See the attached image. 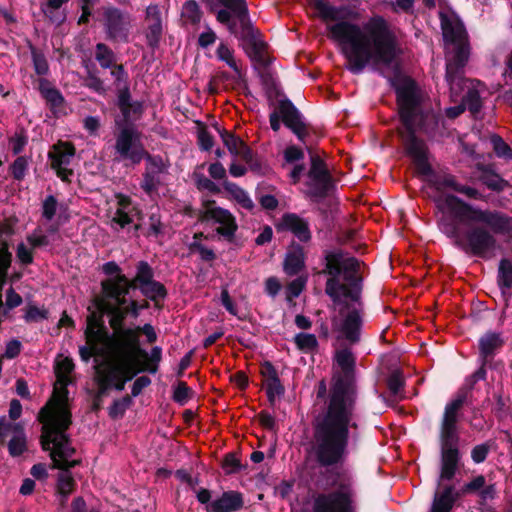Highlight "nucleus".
<instances>
[{
    "instance_id": "32",
    "label": "nucleus",
    "mask_w": 512,
    "mask_h": 512,
    "mask_svg": "<svg viewBox=\"0 0 512 512\" xmlns=\"http://www.w3.org/2000/svg\"><path fill=\"white\" fill-rule=\"evenodd\" d=\"M76 149L73 143L68 141H58L53 145V150L49 152L48 157L51 160L52 169L67 166L75 156Z\"/></svg>"
},
{
    "instance_id": "21",
    "label": "nucleus",
    "mask_w": 512,
    "mask_h": 512,
    "mask_svg": "<svg viewBox=\"0 0 512 512\" xmlns=\"http://www.w3.org/2000/svg\"><path fill=\"white\" fill-rule=\"evenodd\" d=\"M134 332L136 333L135 342H129L128 340L123 343V347L121 352L129 357L136 358L137 360H141L143 363H147L152 355V349L150 353H148L142 346L140 341V335L144 334L146 336L147 342L152 344L157 340V334L155 332L154 327L146 323L143 326H135L133 327Z\"/></svg>"
},
{
    "instance_id": "46",
    "label": "nucleus",
    "mask_w": 512,
    "mask_h": 512,
    "mask_svg": "<svg viewBox=\"0 0 512 512\" xmlns=\"http://www.w3.org/2000/svg\"><path fill=\"white\" fill-rule=\"evenodd\" d=\"M23 426L19 423L8 421L5 417L0 418V444L4 446L7 438L13 435L22 434Z\"/></svg>"
},
{
    "instance_id": "41",
    "label": "nucleus",
    "mask_w": 512,
    "mask_h": 512,
    "mask_svg": "<svg viewBox=\"0 0 512 512\" xmlns=\"http://www.w3.org/2000/svg\"><path fill=\"white\" fill-rule=\"evenodd\" d=\"M95 59L103 69H108L116 63V54L105 43H97L95 46Z\"/></svg>"
},
{
    "instance_id": "28",
    "label": "nucleus",
    "mask_w": 512,
    "mask_h": 512,
    "mask_svg": "<svg viewBox=\"0 0 512 512\" xmlns=\"http://www.w3.org/2000/svg\"><path fill=\"white\" fill-rule=\"evenodd\" d=\"M149 25L146 31V42L153 51L160 45L163 34L161 12L157 5H150L146 10Z\"/></svg>"
},
{
    "instance_id": "50",
    "label": "nucleus",
    "mask_w": 512,
    "mask_h": 512,
    "mask_svg": "<svg viewBox=\"0 0 512 512\" xmlns=\"http://www.w3.org/2000/svg\"><path fill=\"white\" fill-rule=\"evenodd\" d=\"M132 405V398L130 395H125L121 399H116L113 401L111 406L109 407V417L111 419H119L122 418L126 412V410Z\"/></svg>"
},
{
    "instance_id": "19",
    "label": "nucleus",
    "mask_w": 512,
    "mask_h": 512,
    "mask_svg": "<svg viewBox=\"0 0 512 512\" xmlns=\"http://www.w3.org/2000/svg\"><path fill=\"white\" fill-rule=\"evenodd\" d=\"M100 295L93 300L94 306H99L101 301L112 303V299L119 296H128L131 290H136L135 276L128 278L126 275L107 277L100 283Z\"/></svg>"
},
{
    "instance_id": "23",
    "label": "nucleus",
    "mask_w": 512,
    "mask_h": 512,
    "mask_svg": "<svg viewBox=\"0 0 512 512\" xmlns=\"http://www.w3.org/2000/svg\"><path fill=\"white\" fill-rule=\"evenodd\" d=\"M104 315L102 311H92L86 318V329L84 330V336L86 341L96 339L106 344L108 352L111 353V333L104 322Z\"/></svg>"
},
{
    "instance_id": "43",
    "label": "nucleus",
    "mask_w": 512,
    "mask_h": 512,
    "mask_svg": "<svg viewBox=\"0 0 512 512\" xmlns=\"http://www.w3.org/2000/svg\"><path fill=\"white\" fill-rule=\"evenodd\" d=\"M202 11L195 0H188L182 6V18L192 25L200 23L202 18Z\"/></svg>"
},
{
    "instance_id": "37",
    "label": "nucleus",
    "mask_w": 512,
    "mask_h": 512,
    "mask_svg": "<svg viewBox=\"0 0 512 512\" xmlns=\"http://www.w3.org/2000/svg\"><path fill=\"white\" fill-rule=\"evenodd\" d=\"M69 0H48L46 3L41 4V11L43 14L52 22L56 24H62L66 16L60 11L63 4H66Z\"/></svg>"
},
{
    "instance_id": "15",
    "label": "nucleus",
    "mask_w": 512,
    "mask_h": 512,
    "mask_svg": "<svg viewBox=\"0 0 512 512\" xmlns=\"http://www.w3.org/2000/svg\"><path fill=\"white\" fill-rule=\"evenodd\" d=\"M470 55L468 42L453 46L451 56L446 59L445 79L452 94L458 96L464 91V86L470 80L464 77V67Z\"/></svg>"
},
{
    "instance_id": "34",
    "label": "nucleus",
    "mask_w": 512,
    "mask_h": 512,
    "mask_svg": "<svg viewBox=\"0 0 512 512\" xmlns=\"http://www.w3.org/2000/svg\"><path fill=\"white\" fill-rule=\"evenodd\" d=\"M260 374L266 383V390H275L276 393H285V387L281 383L275 366L270 361L261 365Z\"/></svg>"
},
{
    "instance_id": "56",
    "label": "nucleus",
    "mask_w": 512,
    "mask_h": 512,
    "mask_svg": "<svg viewBox=\"0 0 512 512\" xmlns=\"http://www.w3.org/2000/svg\"><path fill=\"white\" fill-rule=\"evenodd\" d=\"M481 180L490 190L501 192L509 186L508 182L496 173H484Z\"/></svg>"
},
{
    "instance_id": "10",
    "label": "nucleus",
    "mask_w": 512,
    "mask_h": 512,
    "mask_svg": "<svg viewBox=\"0 0 512 512\" xmlns=\"http://www.w3.org/2000/svg\"><path fill=\"white\" fill-rule=\"evenodd\" d=\"M440 474L438 486L441 481H451L459 468L461 454L459 450L460 437L456 425L440 426Z\"/></svg>"
},
{
    "instance_id": "42",
    "label": "nucleus",
    "mask_w": 512,
    "mask_h": 512,
    "mask_svg": "<svg viewBox=\"0 0 512 512\" xmlns=\"http://www.w3.org/2000/svg\"><path fill=\"white\" fill-rule=\"evenodd\" d=\"M160 172L145 169L140 182L141 189L148 195L152 196L158 192L159 186L162 184Z\"/></svg>"
},
{
    "instance_id": "58",
    "label": "nucleus",
    "mask_w": 512,
    "mask_h": 512,
    "mask_svg": "<svg viewBox=\"0 0 512 512\" xmlns=\"http://www.w3.org/2000/svg\"><path fill=\"white\" fill-rule=\"evenodd\" d=\"M49 317V311L45 308H39L34 304H29L26 308L24 320L27 323H37L42 320H47Z\"/></svg>"
},
{
    "instance_id": "5",
    "label": "nucleus",
    "mask_w": 512,
    "mask_h": 512,
    "mask_svg": "<svg viewBox=\"0 0 512 512\" xmlns=\"http://www.w3.org/2000/svg\"><path fill=\"white\" fill-rule=\"evenodd\" d=\"M396 95V105L401 125L396 132L401 139L405 153L412 158L416 171L429 177L430 186L436 189L434 180L444 175L436 174L428 160V147L417 132H427L438 125V116L423 107L422 92L412 77H404L390 86Z\"/></svg>"
},
{
    "instance_id": "55",
    "label": "nucleus",
    "mask_w": 512,
    "mask_h": 512,
    "mask_svg": "<svg viewBox=\"0 0 512 512\" xmlns=\"http://www.w3.org/2000/svg\"><path fill=\"white\" fill-rule=\"evenodd\" d=\"M193 390L184 381H178L174 387L172 399L179 405H185L192 397Z\"/></svg>"
},
{
    "instance_id": "30",
    "label": "nucleus",
    "mask_w": 512,
    "mask_h": 512,
    "mask_svg": "<svg viewBox=\"0 0 512 512\" xmlns=\"http://www.w3.org/2000/svg\"><path fill=\"white\" fill-rule=\"evenodd\" d=\"M37 83L40 95L46 101L50 111L56 116L65 103L61 91L53 86L47 78H38Z\"/></svg>"
},
{
    "instance_id": "40",
    "label": "nucleus",
    "mask_w": 512,
    "mask_h": 512,
    "mask_svg": "<svg viewBox=\"0 0 512 512\" xmlns=\"http://www.w3.org/2000/svg\"><path fill=\"white\" fill-rule=\"evenodd\" d=\"M69 471H61L57 478V492L61 496V505H65L68 496L74 491L76 482Z\"/></svg>"
},
{
    "instance_id": "29",
    "label": "nucleus",
    "mask_w": 512,
    "mask_h": 512,
    "mask_svg": "<svg viewBox=\"0 0 512 512\" xmlns=\"http://www.w3.org/2000/svg\"><path fill=\"white\" fill-rule=\"evenodd\" d=\"M244 505L243 495L238 491H225L222 495L206 506L207 512H235Z\"/></svg>"
},
{
    "instance_id": "36",
    "label": "nucleus",
    "mask_w": 512,
    "mask_h": 512,
    "mask_svg": "<svg viewBox=\"0 0 512 512\" xmlns=\"http://www.w3.org/2000/svg\"><path fill=\"white\" fill-rule=\"evenodd\" d=\"M497 284L503 295L507 290H512V262L507 258H502L499 262Z\"/></svg>"
},
{
    "instance_id": "44",
    "label": "nucleus",
    "mask_w": 512,
    "mask_h": 512,
    "mask_svg": "<svg viewBox=\"0 0 512 512\" xmlns=\"http://www.w3.org/2000/svg\"><path fill=\"white\" fill-rule=\"evenodd\" d=\"M220 137L224 146L235 157L239 154L242 145L246 144L239 136L228 130H221Z\"/></svg>"
},
{
    "instance_id": "9",
    "label": "nucleus",
    "mask_w": 512,
    "mask_h": 512,
    "mask_svg": "<svg viewBox=\"0 0 512 512\" xmlns=\"http://www.w3.org/2000/svg\"><path fill=\"white\" fill-rule=\"evenodd\" d=\"M40 444L43 451L49 452L52 460L51 469L69 471L81 464V460L71 459L76 449L72 446L71 438L67 433L41 432Z\"/></svg>"
},
{
    "instance_id": "48",
    "label": "nucleus",
    "mask_w": 512,
    "mask_h": 512,
    "mask_svg": "<svg viewBox=\"0 0 512 512\" xmlns=\"http://www.w3.org/2000/svg\"><path fill=\"white\" fill-rule=\"evenodd\" d=\"M294 343L296 347L304 352L309 353L317 349L318 341L314 334L298 333L294 336Z\"/></svg>"
},
{
    "instance_id": "25",
    "label": "nucleus",
    "mask_w": 512,
    "mask_h": 512,
    "mask_svg": "<svg viewBox=\"0 0 512 512\" xmlns=\"http://www.w3.org/2000/svg\"><path fill=\"white\" fill-rule=\"evenodd\" d=\"M278 231L285 230L291 232L300 242L307 243L311 240L309 222L295 213H285L281 222L276 225Z\"/></svg>"
},
{
    "instance_id": "14",
    "label": "nucleus",
    "mask_w": 512,
    "mask_h": 512,
    "mask_svg": "<svg viewBox=\"0 0 512 512\" xmlns=\"http://www.w3.org/2000/svg\"><path fill=\"white\" fill-rule=\"evenodd\" d=\"M153 267L144 260L138 261L135 265L136 290L148 300L154 303L156 309L163 308V302L168 296L165 285L154 279Z\"/></svg>"
},
{
    "instance_id": "1",
    "label": "nucleus",
    "mask_w": 512,
    "mask_h": 512,
    "mask_svg": "<svg viewBox=\"0 0 512 512\" xmlns=\"http://www.w3.org/2000/svg\"><path fill=\"white\" fill-rule=\"evenodd\" d=\"M314 8L323 21L335 22L327 26L328 36L343 46L346 68L352 74L359 75L371 65L383 77H386L383 68H391L393 75L387 77L390 86L391 81L400 82L402 78L409 77L402 73L399 61L402 48L384 17H371L362 29L349 21L357 20L359 13L348 5L333 6L325 0H314Z\"/></svg>"
},
{
    "instance_id": "39",
    "label": "nucleus",
    "mask_w": 512,
    "mask_h": 512,
    "mask_svg": "<svg viewBox=\"0 0 512 512\" xmlns=\"http://www.w3.org/2000/svg\"><path fill=\"white\" fill-rule=\"evenodd\" d=\"M28 48L31 53L32 63L35 73L40 78H45L50 72L49 63L43 51L36 48L31 42H28Z\"/></svg>"
},
{
    "instance_id": "64",
    "label": "nucleus",
    "mask_w": 512,
    "mask_h": 512,
    "mask_svg": "<svg viewBox=\"0 0 512 512\" xmlns=\"http://www.w3.org/2000/svg\"><path fill=\"white\" fill-rule=\"evenodd\" d=\"M85 86L98 93L99 95H104L107 91L103 80L91 70H88L87 76L85 78Z\"/></svg>"
},
{
    "instance_id": "2",
    "label": "nucleus",
    "mask_w": 512,
    "mask_h": 512,
    "mask_svg": "<svg viewBox=\"0 0 512 512\" xmlns=\"http://www.w3.org/2000/svg\"><path fill=\"white\" fill-rule=\"evenodd\" d=\"M335 360L341 372L333 376L326 408L313 421V449L320 467L344 463L351 429H358L353 421L358 398L356 358L350 349L343 348L336 352Z\"/></svg>"
},
{
    "instance_id": "63",
    "label": "nucleus",
    "mask_w": 512,
    "mask_h": 512,
    "mask_svg": "<svg viewBox=\"0 0 512 512\" xmlns=\"http://www.w3.org/2000/svg\"><path fill=\"white\" fill-rule=\"evenodd\" d=\"M188 248H189L190 252H192V253L198 252L201 260H203L205 262H212L216 259L215 252L212 249L204 246L199 241H193L192 243L189 244Z\"/></svg>"
},
{
    "instance_id": "47",
    "label": "nucleus",
    "mask_w": 512,
    "mask_h": 512,
    "mask_svg": "<svg viewBox=\"0 0 512 512\" xmlns=\"http://www.w3.org/2000/svg\"><path fill=\"white\" fill-rule=\"evenodd\" d=\"M95 369V377L94 381L97 385V391L94 396L103 399L105 396L109 394L111 390L110 380L107 379L102 365H96Z\"/></svg>"
},
{
    "instance_id": "35",
    "label": "nucleus",
    "mask_w": 512,
    "mask_h": 512,
    "mask_svg": "<svg viewBox=\"0 0 512 512\" xmlns=\"http://www.w3.org/2000/svg\"><path fill=\"white\" fill-rule=\"evenodd\" d=\"M223 188L228 192L232 198L246 210H253L255 205L251 200L248 193L241 188L238 184L229 180L223 181Z\"/></svg>"
},
{
    "instance_id": "54",
    "label": "nucleus",
    "mask_w": 512,
    "mask_h": 512,
    "mask_svg": "<svg viewBox=\"0 0 512 512\" xmlns=\"http://www.w3.org/2000/svg\"><path fill=\"white\" fill-rule=\"evenodd\" d=\"M7 446L10 456H21L27 449L24 430L22 431V434L13 435L7 443Z\"/></svg>"
},
{
    "instance_id": "51",
    "label": "nucleus",
    "mask_w": 512,
    "mask_h": 512,
    "mask_svg": "<svg viewBox=\"0 0 512 512\" xmlns=\"http://www.w3.org/2000/svg\"><path fill=\"white\" fill-rule=\"evenodd\" d=\"M443 36L447 42L453 46L460 43H466L465 31L460 27H454L451 24H443Z\"/></svg>"
},
{
    "instance_id": "38",
    "label": "nucleus",
    "mask_w": 512,
    "mask_h": 512,
    "mask_svg": "<svg viewBox=\"0 0 512 512\" xmlns=\"http://www.w3.org/2000/svg\"><path fill=\"white\" fill-rule=\"evenodd\" d=\"M225 8L230 10L239 21V25H243L250 21L249 11L246 0H218Z\"/></svg>"
},
{
    "instance_id": "6",
    "label": "nucleus",
    "mask_w": 512,
    "mask_h": 512,
    "mask_svg": "<svg viewBox=\"0 0 512 512\" xmlns=\"http://www.w3.org/2000/svg\"><path fill=\"white\" fill-rule=\"evenodd\" d=\"M109 354L114 361L106 363L103 366V371L107 379L110 380L111 389L116 391L124 390L126 383L140 373L156 374L162 360V348L160 346L152 347V355L147 363L129 357L122 352H111Z\"/></svg>"
},
{
    "instance_id": "59",
    "label": "nucleus",
    "mask_w": 512,
    "mask_h": 512,
    "mask_svg": "<svg viewBox=\"0 0 512 512\" xmlns=\"http://www.w3.org/2000/svg\"><path fill=\"white\" fill-rule=\"evenodd\" d=\"M28 170V159L25 156H18L9 166V171L16 181H22Z\"/></svg>"
},
{
    "instance_id": "8",
    "label": "nucleus",
    "mask_w": 512,
    "mask_h": 512,
    "mask_svg": "<svg viewBox=\"0 0 512 512\" xmlns=\"http://www.w3.org/2000/svg\"><path fill=\"white\" fill-rule=\"evenodd\" d=\"M356 491L350 477H342L336 489L317 494L312 503V512H357Z\"/></svg>"
},
{
    "instance_id": "12",
    "label": "nucleus",
    "mask_w": 512,
    "mask_h": 512,
    "mask_svg": "<svg viewBox=\"0 0 512 512\" xmlns=\"http://www.w3.org/2000/svg\"><path fill=\"white\" fill-rule=\"evenodd\" d=\"M305 145L310 155V168L307 173L309 181L306 183L308 191L306 194L313 201H319L328 197L336 188V184L325 161L314 152L311 146H308L307 143Z\"/></svg>"
},
{
    "instance_id": "4",
    "label": "nucleus",
    "mask_w": 512,
    "mask_h": 512,
    "mask_svg": "<svg viewBox=\"0 0 512 512\" xmlns=\"http://www.w3.org/2000/svg\"><path fill=\"white\" fill-rule=\"evenodd\" d=\"M324 260L322 273L329 276L325 293L334 303H341V297H344L358 306L351 308L345 303L348 312L341 321L337 317L332 318V329L340 333L338 339H345L351 345L357 344L361 340L363 326V277L360 275L363 262L342 249L325 251Z\"/></svg>"
},
{
    "instance_id": "62",
    "label": "nucleus",
    "mask_w": 512,
    "mask_h": 512,
    "mask_svg": "<svg viewBox=\"0 0 512 512\" xmlns=\"http://www.w3.org/2000/svg\"><path fill=\"white\" fill-rule=\"evenodd\" d=\"M10 247V242L7 239H0V270L12 267L13 254Z\"/></svg>"
},
{
    "instance_id": "53",
    "label": "nucleus",
    "mask_w": 512,
    "mask_h": 512,
    "mask_svg": "<svg viewBox=\"0 0 512 512\" xmlns=\"http://www.w3.org/2000/svg\"><path fill=\"white\" fill-rule=\"evenodd\" d=\"M217 57L224 61L231 69H233L239 77H241V69L233 57V51L225 44L220 43L216 50Z\"/></svg>"
},
{
    "instance_id": "26",
    "label": "nucleus",
    "mask_w": 512,
    "mask_h": 512,
    "mask_svg": "<svg viewBox=\"0 0 512 512\" xmlns=\"http://www.w3.org/2000/svg\"><path fill=\"white\" fill-rule=\"evenodd\" d=\"M305 261L306 253L304 247L293 240L288 246L283 260L284 273L290 277L299 275L306 267Z\"/></svg>"
},
{
    "instance_id": "13",
    "label": "nucleus",
    "mask_w": 512,
    "mask_h": 512,
    "mask_svg": "<svg viewBox=\"0 0 512 512\" xmlns=\"http://www.w3.org/2000/svg\"><path fill=\"white\" fill-rule=\"evenodd\" d=\"M95 307L97 311H102L109 317V326L113 331L111 333V352H121L126 340L130 343L135 342L136 333L133 327L125 326L126 319L130 317L127 306H112V303L101 301V304Z\"/></svg>"
},
{
    "instance_id": "16",
    "label": "nucleus",
    "mask_w": 512,
    "mask_h": 512,
    "mask_svg": "<svg viewBox=\"0 0 512 512\" xmlns=\"http://www.w3.org/2000/svg\"><path fill=\"white\" fill-rule=\"evenodd\" d=\"M116 96V106L121 113V117L115 119L118 132L126 128L137 129L134 122L143 115V103L138 100H132L129 83L116 87Z\"/></svg>"
},
{
    "instance_id": "20",
    "label": "nucleus",
    "mask_w": 512,
    "mask_h": 512,
    "mask_svg": "<svg viewBox=\"0 0 512 512\" xmlns=\"http://www.w3.org/2000/svg\"><path fill=\"white\" fill-rule=\"evenodd\" d=\"M103 16L107 39L127 42L129 34L128 16L116 7L105 9Z\"/></svg>"
},
{
    "instance_id": "49",
    "label": "nucleus",
    "mask_w": 512,
    "mask_h": 512,
    "mask_svg": "<svg viewBox=\"0 0 512 512\" xmlns=\"http://www.w3.org/2000/svg\"><path fill=\"white\" fill-rule=\"evenodd\" d=\"M99 343L103 342L92 339L91 341H86V345L79 347V355L83 362L88 363L92 357L102 356L104 354L103 349L99 347Z\"/></svg>"
},
{
    "instance_id": "57",
    "label": "nucleus",
    "mask_w": 512,
    "mask_h": 512,
    "mask_svg": "<svg viewBox=\"0 0 512 512\" xmlns=\"http://www.w3.org/2000/svg\"><path fill=\"white\" fill-rule=\"evenodd\" d=\"M244 467L245 466L241 464L240 459L234 452L225 454L222 460V469L226 475L236 474L240 472Z\"/></svg>"
},
{
    "instance_id": "3",
    "label": "nucleus",
    "mask_w": 512,
    "mask_h": 512,
    "mask_svg": "<svg viewBox=\"0 0 512 512\" xmlns=\"http://www.w3.org/2000/svg\"><path fill=\"white\" fill-rule=\"evenodd\" d=\"M443 213L438 221L440 230L467 255L491 259L497 248L495 235L512 239V217L491 209H480L453 194L436 200Z\"/></svg>"
},
{
    "instance_id": "22",
    "label": "nucleus",
    "mask_w": 512,
    "mask_h": 512,
    "mask_svg": "<svg viewBox=\"0 0 512 512\" xmlns=\"http://www.w3.org/2000/svg\"><path fill=\"white\" fill-rule=\"evenodd\" d=\"M38 421L42 423L41 432H60L66 433V430L71 425V414L68 411H61L57 415L54 414L52 408L45 405L42 407L38 414Z\"/></svg>"
},
{
    "instance_id": "45",
    "label": "nucleus",
    "mask_w": 512,
    "mask_h": 512,
    "mask_svg": "<svg viewBox=\"0 0 512 512\" xmlns=\"http://www.w3.org/2000/svg\"><path fill=\"white\" fill-rule=\"evenodd\" d=\"M467 88L466 93L462 96V101L468 108V110L476 115L482 108V101L478 90L474 87H469L467 84L464 89Z\"/></svg>"
},
{
    "instance_id": "7",
    "label": "nucleus",
    "mask_w": 512,
    "mask_h": 512,
    "mask_svg": "<svg viewBox=\"0 0 512 512\" xmlns=\"http://www.w3.org/2000/svg\"><path fill=\"white\" fill-rule=\"evenodd\" d=\"M114 150L115 160L125 162V166H136L145 160L147 170L160 173H165L167 170L160 155H152L145 149L138 129L126 128L119 131L116 134Z\"/></svg>"
},
{
    "instance_id": "33",
    "label": "nucleus",
    "mask_w": 512,
    "mask_h": 512,
    "mask_svg": "<svg viewBox=\"0 0 512 512\" xmlns=\"http://www.w3.org/2000/svg\"><path fill=\"white\" fill-rule=\"evenodd\" d=\"M259 77L270 105H274V101L279 97H286L283 94L274 73L267 69V67H264V69L259 72Z\"/></svg>"
},
{
    "instance_id": "60",
    "label": "nucleus",
    "mask_w": 512,
    "mask_h": 512,
    "mask_svg": "<svg viewBox=\"0 0 512 512\" xmlns=\"http://www.w3.org/2000/svg\"><path fill=\"white\" fill-rule=\"evenodd\" d=\"M307 283V277L298 276L288 283L286 287V299L292 301L297 298L302 291L305 289Z\"/></svg>"
},
{
    "instance_id": "11",
    "label": "nucleus",
    "mask_w": 512,
    "mask_h": 512,
    "mask_svg": "<svg viewBox=\"0 0 512 512\" xmlns=\"http://www.w3.org/2000/svg\"><path fill=\"white\" fill-rule=\"evenodd\" d=\"M281 121L301 143L306 144V139L310 135V125L305 122L304 115L287 97L280 99L276 109L269 115L270 127L274 132L280 130Z\"/></svg>"
},
{
    "instance_id": "18",
    "label": "nucleus",
    "mask_w": 512,
    "mask_h": 512,
    "mask_svg": "<svg viewBox=\"0 0 512 512\" xmlns=\"http://www.w3.org/2000/svg\"><path fill=\"white\" fill-rule=\"evenodd\" d=\"M236 37L245 43L244 49L252 61L263 67H268L271 64V59L265 56L267 44L260 39L261 32L254 27L251 20L240 26V32Z\"/></svg>"
},
{
    "instance_id": "24",
    "label": "nucleus",
    "mask_w": 512,
    "mask_h": 512,
    "mask_svg": "<svg viewBox=\"0 0 512 512\" xmlns=\"http://www.w3.org/2000/svg\"><path fill=\"white\" fill-rule=\"evenodd\" d=\"M504 339L500 333L487 331L478 340L479 363L485 366L491 364L496 354L504 346Z\"/></svg>"
},
{
    "instance_id": "27",
    "label": "nucleus",
    "mask_w": 512,
    "mask_h": 512,
    "mask_svg": "<svg viewBox=\"0 0 512 512\" xmlns=\"http://www.w3.org/2000/svg\"><path fill=\"white\" fill-rule=\"evenodd\" d=\"M444 481H441L443 483ZM462 497V493L453 485H437L430 512H451L454 504Z\"/></svg>"
},
{
    "instance_id": "52",
    "label": "nucleus",
    "mask_w": 512,
    "mask_h": 512,
    "mask_svg": "<svg viewBox=\"0 0 512 512\" xmlns=\"http://www.w3.org/2000/svg\"><path fill=\"white\" fill-rule=\"evenodd\" d=\"M490 142L493 146V150L497 157L503 158L505 160L512 159V149L511 147L497 134H492L490 136Z\"/></svg>"
},
{
    "instance_id": "61",
    "label": "nucleus",
    "mask_w": 512,
    "mask_h": 512,
    "mask_svg": "<svg viewBox=\"0 0 512 512\" xmlns=\"http://www.w3.org/2000/svg\"><path fill=\"white\" fill-rule=\"evenodd\" d=\"M404 385L405 379L400 370H394L387 378V387L392 395H398Z\"/></svg>"
},
{
    "instance_id": "31",
    "label": "nucleus",
    "mask_w": 512,
    "mask_h": 512,
    "mask_svg": "<svg viewBox=\"0 0 512 512\" xmlns=\"http://www.w3.org/2000/svg\"><path fill=\"white\" fill-rule=\"evenodd\" d=\"M434 184L436 185L437 191L449 188L457 193L464 194L470 199L479 200L483 198L482 194L477 189L459 183L456 177L451 174H445L442 178H436Z\"/></svg>"
},
{
    "instance_id": "17",
    "label": "nucleus",
    "mask_w": 512,
    "mask_h": 512,
    "mask_svg": "<svg viewBox=\"0 0 512 512\" xmlns=\"http://www.w3.org/2000/svg\"><path fill=\"white\" fill-rule=\"evenodd\" d=\"M215 204V200H207L204 203L206 210L200 214L199 220L201 222H205L212 219L216 223H219L220 226L216 228V233L223 237L227 242L234 243L235 234L238 230L236 218L225 208L213 207Z\"/></svg>"
}]
</instances>
